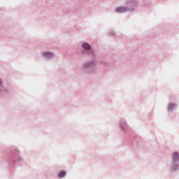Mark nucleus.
<instances>
[{
    "mask_svg": "<svg viewBox=\"0 0 179 179\" xmlns=\"http://www.w3.org/2000/svg\"><path fill=\"white\" fill-rule=\"evenodd\" d=\"M128 10V8L125 7H118L116 8V12H118L119 13H122V12H127Z\"/></svg>",
    "mask_w": 179,
    "mask_h": 179,
    "instance_id": "f257e3e1",
    "label": "nucleus"
},
{
    "mask_svg": "<svg viewBox=\"0 0 179 179\" xmlns=\"http://www.w3.org/2000/svg\"><path fill=\"white\" fill-rule=\"evenodd\" d=\"M83 48H84V50H90L91 47L90 45H89L87 43H83L82 45Z\"/></svg>",
    "mask_w": 179,
    "mask_h": 179,
    "instance_id": "f03ea898",
    "label": "nucleus"
},
{
    "mask_svg": "<svg viewBox=\"0 0 179 179\" xmlns=\"http://www.w3.org/2000/svg\"><path fill=\"white\" fill-rule=\"evenodd\" d=\"M43 57H45V58H52V53L48 52L43 54Z\"/></svg>",
    "mask_w": 179,
    "mask_h": 179,
    "instance_id": "7ed1b4c3",
    "label": "nucleus"
},
{
    "mask_svg": "<svg viewBox=\"0 0 179 179\" xmlns=\"http://www.w3.org/2000/svg\"><path fill=\"white\" fill-rule=\"evenodd\" d=\"M66 174V172H65V171H62L58 176L60 178H62V177H65Z\"/></svg>",
    "mask_w": 179,
    "mask_h": 179,
    "instance_id": "20e7f679",
    "label": "nucleus"
},
{
    "mask_svg": "<svg viewBox=\"0 0 179 179\" xmlns=\"http://www.w3.org/2000/svg\"><path fill=\"white\" fill-rule=\"evenodd\" d=\"M174 107H176V104L174 103H170L169 106L168 108L169 111H172L173 108H174Z\"/></svg>",
    "mask_w": 179,
    "mask_h": 179,
    "instance_id": "39448f33",
    "label": "nucleus"
},
{
    "mask_svg": "<svg viewBox=\"0 0 179 179\" xmlns=\"http://www.w3.org/2000/svg\"><path fill=\"white\" fill-rule=\"evenodd\" d=\"M173 160H177L178 159H179V154L177 152H175L173 154Z\"/></svg>",
    "mask_w": 179,
    "mask_h": 179,
    "instance_id": "423d86ee",
    "label": "nucleus"
},
{
    "mask_svg": "<svg viewBox=\"0 0 179 179\" xmlns=\"http://www.w3.org/2000/svg\"><path fill=\"white\" fill-rule=\"evenodd\" d=\"M0 85H1V81H0Z\"/></svg>",
    "mask_w": 179,
    "mask_h": 179,
    "instance_id": "0eeeda50",
    "label": "nucleus"
}]
</instances>
